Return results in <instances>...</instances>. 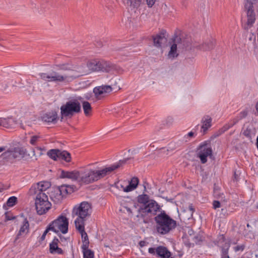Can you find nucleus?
Here are the masks:
<instances>
[{"mask_svg":"<svg viewBox=\"0 0 258 258\" xmlns=\"http://www.w3.org/2000/svg\"><path fill=\"white\" fill-rule=\"evenodd\" d=\"M139 182V180L138 177H133L131 181H129L128 185L125 186L124 188H123V191L128 192L135 190L137 187Z\"/></svg>","mask_w":258,"mask_h":258,"instance_id":"393cba45","label":"nucleus"},{"mask_svg":"<svg viewBox=\"0 0 258 258\" xmlns=\"http://www.w3.org/2000/svg\"><path fill=\"white\" fill-rule=\"evenodd\" d=\"M154 45L157 47H160L162 43L166 40L165 34L161 32L155 36H153Z\"/></svg>","mask_w":258,"mask_h":258,"instance_id":"bb28decb","label":"nucleus"},{"mask_svg":"<svg viewBox=\"0 0 258 258\" xmlns=\"http://www.w3.org/2000/svg\"><path fill=\"white\" fill-rule=\"evenodd\" d=\"M137 200L139 203L143 204L144 205H147L150 201L149 196L146 194L139 195L137 197Z\"/></svg>","mask_w":258,"mask_h":258,"instance_id":"c9c22d12","label":"nucleus"},{"mask_svg":"<svg viewBox=\"0 0 258 258\" xmlns=\"http://www.w3.org/2000/svg\"><path fill=\"white\" fill-rule=\"evenodd\" d=\"M50 230L52 231V228L51 227V225H50L49 224L48 226H47V228L46 229V230L44 231V232L43 233V234H44L46 236V235L48 232V231H50Z\"/></svg>","mask_w":258,"mask_h":258,"instance_id":"8fccbe9b","label":"nucleus"},{"mask_svg":"<svg viewBox=\"0 0 258 258\" xmlns=\"http://www.w3.org/2000/svg\"><path fill=\"white\" fill-rule=\"evenodd\" d=\"M45 235L44 234H42V235L41 236V238H40V240L41 241H43L45 239Z\"/></svg>","mask_w":258,"mask_h":258,"instance_id":"052dcab7","label":"nucleus"},{"mask_svg":"<svg viewBox=\"0 0 258 258\" xmlns=\"http://www.w3.org/2000/svg\"><path fill=\"white\" fill-rule=\"evenodd\" d=\"M188 209L190 211V212H191V214H192L193 213V212L195 211V209H194V208L193 207V206L192 205V204H190L188 206Z\"/></svg>","mask_w":258,"mask_h":258,"instance_id":"864d4df0","label":"nucleus"},{"mask_svg":"<svg viewBox=\"0 0 258 258\" xmlns=\"http://www.w3.org/2000/svg\"><path fill=\"white\" fill-rule=\"evenodd\" d=\"M149 253L157 258H173L171 252L164 246H158L156 247H150L148 249Z\"/></svg>","mask_w":258,"mask_h":258,"instance_id":"9d476101","label":"nucleus"},{"mask_svg":"<svg viewBox=\"0 0 258 258\" xmlns=\"http://www.w3.org/2000/svg\"><path fill=\"white\" fill-rule=\"evenodd\" d=\"M116 69V66L110 61L101 59L100 71L108 73Z\"/></svg>","mask_w":258,"mask_h":258,"instance_id":"aec40b11","label":"nucleus"},{"mask_svg":"<svg viewBox=\"0 0 258 258\" xmlns=\"http://www.w3.org/2000/svg\"><path fill=\"white\" fill-rule=\"evenodd\" d=\"M181 44H180V48L181 49H185L187 50L188 49H190V41L189 39H182L181 38Z\"/></svg>","mask_w":258,"mask_h":258,"instance_id":"4c0bfd02","label":"nucleus"},{"mask_svg":"<svg viewBox=\"0 0 258 258\" xmlns=\"http://www.w3.org/2000/svg\"><path fill=\"white\" fill-rule=\"evenodd\" d=\"M62 198L66 197L68 194H70L74 191V186H70L69 185H62L60 186H57Z\"/></svg>","mask_w":258,"mask_h":258,"instance_id":"cd10ccee","label":"nucleus"},{"mask_svg":"<svg viewBox=\"0 0 258 258\" xmlns=\"http://www.w3.org/2000/svg\"><path fill=\"white\" fill-rule=\"evenodd\" d=\"M144 190H145V191H146V186H144Z\"/></svg>","mask_w":258,"mask_h":258,"instance_id":"774afa93","label":"nucleus"},{"mask_svg":"<svg viewBox=\"0 0 258 258\" xmlns=\"http://www.w3.org/2000/svg\"><path fill=\"white\" fill-rule=\"evenodd\" d=\"M52 229V231L58 233L61 231L65 234L68 232L69 221L66 217L64 216H59L56 220L49 224Z\"/></svg>","mask_w":258,"mask_h":258,"instance_id":"6e6552de","label":"nucleus"},{"mask_svg":"<svg viewBox=\"0 0 258 258\" xmlns=\"http://www.w3.org/2000/svg\"><path fill=\"white\" fill-rule=\"evenodd\" d=\"M213 208L214 209H216L221 207V203L219 201L215 200L213 202Z\"/></svg>","mask_w":258,"mask_h":258,"instance_id":"a18cd8bd","label":"nucleus"},{"mask_svg":"<svg viewBox=\"0 0 258 258\" xmlns=\"http://www.w3.org/2000/svg\"><path fill=\"white\" fill-rule=\"evenodd\" d=\"M75 227L81 234L82 241L89 240L88 235L85 231V225H76Z\"/></svg>","mask_w":258,"mask_h":258,"instance_id":"c85d7f7f","label":"nucleus"},{"mask_svg":"<svg viewBox=\"0 0 258 258\" xmlns=\"http://www.w3.org/2000/svg\"><path fill=\"white\" fill-rule=\"evenodd\" d=\"M230 244L229 242H226L221 247V258H230L228 254V251Z\"/></svg>","mask_w":258,"mask_h":258,"instance_id":"2f4dec72","label":"nucleus"},{"mask_svg":"<svg viewBox=\"0 0 258 258\" xmlns=\"http://www.w3.org/2000/svg\"><path fill=\"white\" fill-rule=\"evenodd\" d=\"M7 188V186L3 184L0 183V192H3L4 190Z\"/></svg>","mask_w":258,"mask_h":258,"instance_id":"3c124183","label":"nucleus"},{"mask_svg":"<svg viewBox=\"0 0 258 258\" xmlns=\"http://www.w3.org/2000/svg\"><path fill=\"white\" fill-rule=\"evenodd\" d=\"M238 122V119L234 118L231 120L228 123L225 124L222 127L220 128L219 131L214 134V137H218L224 133H225L226 131L229 130L230 128L232 127L233 125L236 124Z\"/></svg>","mask_w":258,"mask_h":258,"instance_id":"4be33fe9","label":"nucleus"},{"mask_svg":"<svg viewBox=\"0 0 258 258\" xmlns=\"http://www.w3.org/2000/svg\"><path fill=\"white\" fill-rule=\"evenodd\" d=\"M87 67L92 72L100 71L101 59H93L88 62Z\"/></svg>","mask_w":258,"mask_h":258,"instance_id":"b1692460","label":"nucleus"},{"mask_svg":"<svg viewBox=\"0 0 258 258\" xmlns=\"http://www.w3.org/2000/svg\"><path fill=\"white\" fill-rule=\"evenodd\" d=\"M82 106L85 114L86 116L89 115L90 112L92 110V107L90 103L88 101H84L82 102Z\"/></svg>","mask_w":258,"mask_h":258,"instance_id":"e433bc0d","label":"nucleus"},{"mask_svg":"<svg viewBox=\"0 0 258 258\" xmlns=\"http://www.w3.org/2000/svg\"><path fill=\"white\" fill-rule=\"evenodd\" d=\"M59 240L56 237H54L52 241L49 244V251L52 254H62L63 250L58 247Z\"/></svg>","mask_w":258,"mask_h":258,"instance_id":"5701e85b","label":"nucleus"},{"mask_svg":"<svg viewBox=\"0 0 258 258\" xmlns=\"http://www.w3.org/2000/svg\"><path fill=\"white\" fill-rule=\"evenodd\" d=\"M212 153L213 150L210 141H205L200 144L197 149V156L200 159L201 162L203 164L207 162V157L212 156Z\"/></svg>","mask_w":258,"mask_h":258,"instance_id":"0eeeda50","label":"nucleus"},{"mask_svg":"<svg viewBox=\"0 0 258 258\" xmlns=\"http://www.w3.org/2000/svg\"><path fill=\"white\" fill-rule=\"evenodd\" d=\"M247 115V111L246 110H243L239 113V116L238 117V118H236L238 119V121H239L240 119L245 118Z\"/></svg>","mask_w":258,"mask_h":258,"instance_id":"79ce46f5","label":"nucleus"},{"mask_svg":"<svg viewBox=\"0 0 258 258\" xmlns=\"http://www.w3.org/2000/svg\"><path fill=\"white\" fill-rule=\"evenodd\" d=\"M255 0H246V1L254 2Z\"/></svg>","mask_w":258,"mask_h":258,"instance_id":"338daca9","label":"nucleus"},{"mask_svg":"<svg viewBox=\"0 0 258 258\" xmlns=\"http://www.w3.org/2000/svg\"><path fill=\"white\" fill-rule=\"evenodd\" d=\"M148 243L145 241H141L139 242V245L140 246V247H143L146 246V244Z\"/></svg>","mask_w":258,"mask_h":258,"instance_id":"603ef678","label":"nucleus"},{"mask_svg":"<svg viewBox=\"0 0 258 258\" xmlns=\"http://www.w3.org/2000/svg\"><path fill=\"white\" fill-rule=\"evenodd\" d=\"M41 119L48 123H55L57 120V114L55 111L47 112L41 116Z\"/></svg>","mask_w":258,"mask_h":258,"instance_id":"2eb2a0df","label":"nucleus"},{"mask_svg":"<svg viewBox=\"0 0 258 258\" xmlns=\"http://www.w3.org/2000/svg\"><path fill=\"white\" fill-rule=\"evenodd\" d=\"M49 196L51 200L55 204L60 203L63 199L62 196L61 195L59 189L57 187L52 188Z\"/></svg>","mask_w":258,"mask_h":258,"instance_id":"6ab92c4d","label":"nucleus"},{"mask_svg":"<svg viewBox=\"0 0 258 258\" xmlns=\"http://www.w3.org/2000/svg\"><path fill=\"white\" fill-rule=\"evenodd\" d=\"M188 0H182L181 3L183 6H185Z\"/></svg>","mask_w":258,"mask_h":258,"instance_id":"bf43d9fd","label":"nucleus"},{"mask_svg":"<svg viewBox=\"0 0 258 258\" xmlns=\"http://www.w3.org/2000/svg\"><path fill=\"white\" fill-rule=\"evenodd\" d=\"M83 258H94V252L90 249L83 250Z\"/></svg>","mask_w":258,"mask_h":258,"instance_id":"58836bf2","label":"nucleus"},{"mask_svg":"<svg viewBox=\"0 0 258 258\" xmlns=\"http://www.w3.org/2000/svg\"><path fill=\"white\" fill-rule=\"evenodd\" d=\"M5 150V147H0V153L4 151Z\"/></svg>","mask_w":258,"mask_h":258,"instance_id":"680f3d73","label":"nucleus"},{"mask_svg":"<svg viewBox=\"0 0 258 258\" xmlns=\"http://www.w3.org/2000/svg\"><path fill=\"white\" fill-rule=\"evenodd\" d=\"M51 186L50 182L48 181H41L33 184L29 189L30 195H36V198L42 197V194H46L45 191Z\"/></svg>","mask_w":258,"mask_h":258,"instance_id":"1a4fd4ad","label":"nucleus"},{"mask_svg":"<svg viewBox=\"0 0 258 258\" xmlns=\"http://www.w3.org/2000/svg\"><path fill=\"white\" fill-rule=\"evenodd\" d=\"M91 213V205L87 202H83L76 205L72 211L73 216H77L75 220V225H85V222Z\"/></svg>","mask_w":258,"mask_h":258,"instance_id":"20e7f679","label":"nucleus"},{"mask_svg":"<svg viewBox=\"0 0 258 258\" xmlns=\"http://www.w3.org/2000/svg\"><path fill=\"white\" fill-rule=\"evenodd\" d=\"M227 216H228V213H227V210L224 209H221V214H220V217L221 218L225 217Z\"/></svg>","mask_w":258,"mask_h":258,"instance_id":"49530a36","label":"nucleus"},{"mask_svg":"<svg viewBox=\"0 0 258 258\" xmlns=\"http://www.w3.org/2000/svg\"><path fill=\"white\" fill-rule=\"evenodd\" d=\"M60 150L51 149L47 152V155L52 159L57 160L58 158Z\"/></svg>","mask_w":258,"mask_h":258,"instance_id":"72a5a7b5","label":"nucleus"},{"mask_svg":"<svg viewBox=\"0 0 258 258\" xmlns=\"http://www.w3.org/2000/svg\"><path fill=\"white\" fill-rule=\"evenodd\" d=\"M234 179H235V180H237V175L236 174L235 172H234Z\"/></svg>","mask_w":258,"mask_h":258,"instance_id":"0e129e2a","label":"nucleus"},{"mask_svg":"<svg viewBox=\"0 0 258 258\" xmlns=\"http://www.w3.org/2000/svg\"><path fill=\"white\" fill-rule=\"evenodd\" d=\"M81 172L77 170L64 171L62 170L60 175L61 178H69L74 181H78L79 182Z\"/></svg>","mask_w":258,"mask_h":258,"instance_id":"ddd939ff","label":"nucleus"},{"mask_svg":"<svg viewBox=\"0 0 258 258\" xmlns=\"http://www.w3.org/2000/svg\"><path fill=\"white\" fill-rule=\"evenodd\" d=\"M58 159L63 160L67 162H70L71 161L72 157L71 154L68 151L65 150H60Z\"/></svg>","mask_w":258,"mask_h":258,"instance_id":"c756f323","label":"nucleus"},{"mask_svg":"<svg viewBox=\"0 0 258 258\" xmlns=\"http://www.w3.org/2000/svg\"><path fill=\"white\" fill-rule=\"evenodd\" d=\"M168 119V120H169V121H170L171 123H172V121H173V118H171V117H169Z\"/></svg>","mask_w":258,"mask_h":258,"instance_id":"69168bd1","label":"nucleus"},{"mask_svg":"<svg viewBox=\"0 0 258 258\" xmlns=\"http://www.w3.org/2000/svg\"><path fill=\"white\" fill-rule=\"evenodd\" d=\"M224 194L223 193H220L219 190L217 189H214V196L215 198L220 199H223V196Z\"/></svg>","mask_w":258,"mask_h":258,"instance_id":"a19ab883","label":"nucleus"},{"mask_svg":"<svg viewBox=\"0 0 258 258\" xmlns=\"http://www.w3.org/2000/svg\"><path fill=\"white\" fill-rule=\"evenodd\" d=\"M29 231V223L27 218H25L23 220L20 229L18 233L16 240L18 239L21 236L26 235Z\"/></svg>","mask_w":258,"mask_h":258,"instance_id":"a211bd4d","label":"nucleus"},{"mask_svg":"<svg viewBox=\"0 0 258 258\" xmlns=\"http://www.w3.org/2000/svg\"><path fill=\"white\" fill-rule=\"evenodd\" d=\"M244 248V246L243 245H237L234 247V250L235 251H242L243 250Z\"/></svg>","mask_w":258,"mask_h":258,"instance_id":"de8ad7c7","label":"nucleus"},{"mask_svg":"<svg viewBox=\"0 0 258 258\" xmlns=\"http://www.w3.org/2000/svg\"><path fill=\"white\" fill-rule=\"evenodd\" d=\"M242 134L250 141L252 140L255 135V129L252 125L244 126L242 129Z\"/></svg>","mask_w":258,"mask_h":258,"instance_id":"412c9836","label":"nucleus"},{"mask_svg":"<svg viewBox=\"0 0 258 258\" xmlns=\"http://www.w3.org/2000/svg\"><path fill=\"white\" fill-rule=\"evenodd\" d=\"M212 118L208 115H204L201 120L202 125L201 126V132L203 134H205L209 128L212 126Z\"/></svg>","mask_w":258,"mask_h":258,"instance_id":"dca6fc26","label":"nucleus"},{"mask_svg":"<svg viewBox=\"0 0 258 258\" xmlns=\"http://www.w3.org/2000/svg\"><path fill=\"white\" fill-rule=\"evenodd\" d=\"M58 69L67 71V73L63 75L53 72L51 74L40 73V78L47 82H62L66 81H72L77 78L88 74V71L85 64H76L67 63L57 66Z\"/></svg>","mask_w":258,"mask_h":258,"instance_id":"f257e3e1","label":"nucleus"},{"mask_svg":"<svg viewBox=\"0 0 258 258\" xmlns=\"http://www.w3.org/2000/svg\"><path fill=\"white\" fill-rule=\"evenodd\" d=\"M25 154V152L23 148H15L12 152L11 155L14 158H17L23 157Z\"/></svg>","mask_w":258,"mask_h":258,"instance_id":"7c9ffc66","label":"nucleus"},{"mask_svg":"<svg viewBox=\"0 0 258 258\" xmlns=\"http://www.w3.org/2000/svg\"><path fill=\"white\" fill-rule=\"evenodd\" d=\"M146 2L148 7L151 8L154 5L155 0H146Z\"/></svg>","mask_w":258,"mask_h":258,"instance_id":"09e8293b","label":"nucleus"},{"mask_svg":"<svg viewBox=\"0 0 258 258\" xmlns=\"http://www.w3.org/2000/svg\"><path fill=\"white\" fill-rule=\"evenodd\" d=\"M39 138V137L37 136H32L30 141V144L32 145H35Z\"/></svg>","mask_w":258,"mask_h":258,"instance_id":"37998d69","label":"nucleus"},{"mask_svg":"<svg viewBox=\"0 0 258 258\" xmlns=\"http://www.w3.org/2000/svg\"><path fill=\"white\" fill-rule=\"evenodd\" d=\"M214 46L215 41L214 40H210L199 46L194 44L193 47L198 48V49L203 51H207L212 49L214 47Z\"/></svg>","mask_w":258,"mask_h":258,"instance_id":"a878e982","label":"nucleus"},{"mask_svg":"<svg viewBox=\"0 0 258 258\" xmlns=\"http://www.w3.org/2000/svg\"><path fill=\"white\" fill-rule=\"evenodd\" d=\"M83 242V245L82 246V248L83 250H87L88 249L89 245V241H84Z\"/></svg>","mask_w":258,"mask_h":258,"instance_id":"c03bdc74","label":"nucleus"},{"mask_svg":"<svg viewBox=\"0 0 258 258\" xmlns=\"http://www.w3.org/2000/svg\"><path fill=\"white\" fill-rule=\"evenodd\" d=\"M13 121L11 118H0V126L9 128L12 125Z\"/></svg>","mask_w":258,"mask_h":258,"instance_id":"f704fd0d","label":"nucleus"},{"mask_svg":"<svg viewBox=\"0 0 258 258\" xmlns=\"http://www.w3.org/2000/svg\"><path fill=\"white\" fill-rule=\"evenodd\" d=\"M126 4L132 9H137L141 6L142 0H126Z\"/></svg>","mask_w":258,"mask_h":258,"instance_id":"473e14b6","label":"nucleus"},{"mask_svg":"<svg viewBox=\"0 0 258 258\" xmlns=\"http://www.w3.org/2000/svg\"><path fill=\"white\" fill-rule=\"evenodd\" d=\"M156 229L158 233L165 235L174 230L176 226V221L167 215L165 211H162L154 218Z\"/></svg>","mask_w":258,"mask_h":258,"instance_id":"7ed1b4c3","label":"nucleus"},{"mask_svg":"<svg viewBox=\"0 0 258 258\" xmlns=\"http://www.w3.org/2000/svg\"><path fill=\"white\" fill-rule=\"evenodd\" d=\"M181 38L178 36H175L173 39V44L170 47V50L168 53L169 57H175L178 55L176 53L177 46L180 48V44H181Z\"/></svg>","mask_w":258,"mask_h":258,"instance_id":"4468645a","label":"nucleus"},{"mask_svg":"<svg viewBox=\"0 0 258 258\" xmlns=\"http://www.w3.org/2000/svg\"><path fill=\"white\" fill-rule=\"evenodd\" d=\"M128 159L129 158H126L120 160L118 162L100 170L91 169H85L84 171H81L79 182L88 184L97 181L124 165Z\"/></svg>","mask_w":258,"mask_h":258,"instance_id":"f03ea898","label":"nucleus"},{"mask_svg":"<svg viewBox=\"0 0 258 258\" xmlns=\"http://www.w3.org/2000/svg\"><path fill=\"white\" fill-rule=\"evenodd\" d=\"M41 197L35 198V205L37 213L39 215L45 214L51 208V204L48 201L47 194H42Z\"/></svg>","mask_w":258,"mask_h":258,"instance_id":"423d86ee","label":"nucleus"},{"mask_svg":"<svg viewBox=\"0 0 258 258\" xmlns=\"http://www.w3.org/2000/svg\"><path fill=\"white\" fill-rule=\"evenodd\" d=\"M194 133L192 132H190L187 134V136L189 137H192L194 136Z\"/></svg>","mask_w":258,"mask_h":258,"instance_id":"13d9d810","label":"nucleus"},{"mask_svg":"<svg viewBox=\"0 0 258 258\" xmlns=\"http://www.w3.org/2000/svg\"><path fill=\"white\" fill-rule=\"evenodd\" d=\"M253 2L246 1L245 4L244 8L247 14V25L251 27L255 21V14L254 12Z\"/></svg>","mask_w":258,"mask_h":258,"instance_id":"9b49d317","label":"nucleus"},{"mask_svg":"<svg viewBox=\"0 0 258 258\" xmlns=\"http://www.w3.org/2000/svg\"><path fill=\"white\" fill-rule=\"evenodd\" d=\"M112 90V87L109 85L101 86L95 87L93 89V92L97 98L105 93H109Z\"/></svg>","mask_w":258,"mask_h":258,"instance_id":"f3484780","label":"nucleus"},{"mask_svg":"<svg viewBox=\"0 0 258 258\" xmlns=\"http://www.w3.org/2000/svg\"><path fill=\"white\" fill-rule=\"evenodd\" d=\"M17 202V198L15 197H11L8 200L7 202V205L8 207L14 206Z\"/></svg>","mask_w":258,"mask_h":258,"instance_id":"ea45409f","label":"nucleus"},{"mask_svg":"<svg viewBox=\"0 0 258 258\" xmlns=\"http://www.w3.org/2000/svg\"><path fill=\"white\" fill-rule=\"evenodd\" d=\"M61 118H71L75 114L81 112V104L77 99H73L66 102L60 108Z\"/></svg>","mask_w":258,"mask_h":258,"instance_id":"39448f33","label":"nucleus"},{"mask_svg":"<svg viewBox=\"0 0 258 258\" xmlns=\"http://www.w3.org/2000/svg\"><path fill=\"white\" fill-rule=\"evenodd\" d=\"M160 209V206L155 201L150 200L147 205L142 206L139 211L142 214L150 213L155 215Z\"/></svg>","mask_w":258,"mask_h":258,"instance_id":"f8f14e48","label":"nucleus"},{"mask_svg":"<svg viewBox=\"0 0 258 258\" xmlns=\"http://www.w3.org/2000/svg\"><path fill=\"white\" fill-rule=\"evenodd\" d=\"M6 220H11L14 219L15 218L14 217H12L11 218V217L8 216L7 215V213H6Z\"/></svg>","mask_w":258,"mask_h":258,"instance_id":"6e6d98bb","label":"nucleus"},{"mask_svg":"<svg viewBox=\"0 0 258 258\" xmlns=\"http://www.w3.org/2000/svg\"><path fill=\"white\" fill-rule=\"evenodd\" d=\"M116 187L117 188L120 189L121 188L123 190V188H124L125 187H124L123 185L120 184V185H117Z\"/></svg>","mask_w":258,"mask_h":258,"instance_id":"4d7b16f0","label":"nucleus"},{"mask_svg":"<svg viewBox=\"0 0 258 258\" xmlns=\"http://www.w3.org/2000/svg\"><path fill=\"white\" fill-rule=\"evenodd\" d=\"M256 147H257V148L258 149V136H257V137L256 138Z\"/></svg>","mask_w":258,"mask_h":258,"instance_id":"e2e57ef3","label":"nucleus"},{"mask_svg":"<svg viewBox=\"0 0 258 258\" xmlns=\"http://www.w3.org/2000/svg\"><path fill=\"white\" fill-rule=\"evenodd\" d=\"M123 208L126 210V211L129 213V214H132V211L131 209V208L127 207H123Z\"/></svg>","mask_w":258,"mask_h":258,"instance_id":"5fc2aeb1","label":"nucleus"}]
</instances>
